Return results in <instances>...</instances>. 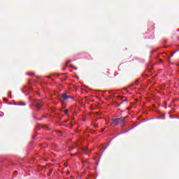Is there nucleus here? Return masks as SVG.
I'll return each instance as SVG.
<instances>
[{"label": "nucleus", "mask_w": 179, "mask_h": 179, "mask_svg": "<svg viewBox=\"0 0 179 179\" xmlns=\"http://www.w3.org/2000/svg\"><path fill=\"white\" fill-rule=\"evenodd\" d=\"M112 121L115 125H125V117H120V118H113Z\"/></svg>", "instance_id": "f257e3e1"}, {"label": "nucleus", "mask_w": 179, "mask_h": 179, "mask_svg": "<svg viewBox=\"0 0 179 179\" xmlns=\"http://www.w3.org/2000/svg\"><path fill=\"white\" fill-rule=\"evenodd\" d=\"M34 106H35V107H36V110L37 111H38L40 110V108H41V106H43V102L41 101V100H34Z\"/></svg>", "instance_id": "f03ea898"}, {"label": "nucleus", "mask_w": 179, "mask_h": 179, "mask_svg": "<svg viewBox=\"0 0 179 179\" xmlns=\"http://www.w3.org/2000/svg\"><path fill=\"white\" fill-rule=\"evenodd\" d=\"M62 97L63 98L64 100H68V99H71V96H68V94L64 93L62 95Z\"/></svg>", "instance_id": "7ed1b4c3"}, {"label": "nucleus", "mask_w": 179, "mask_h": 179, "mask_svg": "<svg viewBox=\"0 0 179 179\" xmlns=\"http://www.w3.org/2000/svg\"><path fill=\"white\" fill-rule=\"evenodd\" d=\"M19 106H26V103H24V102H19Z\"/></svg>", "instance_id": "20e7f679"}, {"label": "nucleus", "mask_w": 179, "mask_h": 179, "mask_svg": "<svg viewBox=\"0 0 179 179\" xmlns=\"http://www.w3.org/2000/svg\"><path fill=\"white\" fill-rule=\"evenodd\" d=\"M64 114H68V113H69V110L65 109V110H64Z\"/></svg>", "instance_id": "39448f33"}, {"label": "nucleus", "mask_w": 179, "mask_h": 179, "mask_svg": "<svg viewBox=\"0 0 179 179\" xmlns=\"http://www.w3.org/2000/svg\"><path fill=\"white\" fill-rule=\"evenodd\" d=\"M43 129H48V127H47V125H43Z\"/></svg>", "instance_id": "423d86ee"}, {"label": "nucleus", "mask_w": 179, "mask_h": 179, "mask_svg": "<svg viewBox=\"0 0 179 179\" xmlns=\"http://www.w3.org/2000/svg\"><path fill=\"white\" fill-rule=\"evenodd\" d=\"M68 64H71V60H67L66 62V66L68 65Z\"/></svg>", "instance_id": "0eeeda50"}, {"label": "nucleus", "mask_w": 179, "mask_h": 179, "mask_svg": "<svg viewBox=\"0 0 179 179\" xmlns=\"http://www.w3.org/2000/svg\"><path fill=\"white\" fill-rule=\"evenodd\" d=\"M133 128H134V127H131V128H130L129 130L124 131L123 134H125V132H128V131H131V129H133Z\"/></svg>", "instance_id": "6e6552de"}, {"label": "nucleus", "mask_w": 179, "mask_h": 179, "mask_svg": "<svg viewBox=\"0 0 179 179\" xmlns=\"http://www.w3.org/2000/svg\"><path fill=\"white\" fill-rule=\"evenodd\" d=\"M8 96H10V97H12V96H12V92L10 91V92H8Z\"/></svg>", "instance_id": "1a4fd4ad"}, {"label": "nucleus", "mask_w": 179, "mask_h": 179, "mask_svg": "<svg viewBox=\"0 0 179 179\" xmlns=\"http://www.w3.org/2000/svg\"><path fill=\"white\" fill-rule=\"evenodd\" d=\"M139 81L138 80H136V82L134 83V85H138V83Z\"/></svg>", "instance_id": "9d476101"}, {"label": "nucleus", "mask_w": 179, "mask_h": 179, "mask_svg": "<svg viewBox=\"0 0 179 179\" xmlns=\"http://www.w3.org/2000/svg\"><path fill=\"white\" fill-rule=\"evenodd\" d=\"M123 103H124V101H122L121 103H117V106H121V104H122Z\"/></svg>", "instance_id": "9b49d317"}, {"label": "nucleus", "mask_w": 179, "mask_h": 179, "mask_svg": "<svg viewBox=\"0 0 179 179\" xmlns=\"http://www.w3.org/2000/svg\"><path fill=\"white\" fill-rule=\"evenodd\" d=\"M101 119V117H98L95 120V121H99V120Z\"/></svg>", "instance_id": "f8f14e48"}, {"label": "nucleus", "mask_w": 179, "mask_h": 179, "mask_svg": "<svg viewBox=\"0 0 179 179\" xmlns=\"http://www.w3.org/2000/svg\"><path fill=\"white\" fill-rule=\"evenodd\" d=\"M167 108V103H165V108Z\"/></svg>", "instance_id": "ddd939ff"}, {"label": "nucleus", "mask_w": 179, "mask_h": 179, "mask_svg": "<svg viewBox=\"0 0 179 179\" xmlns=\"http://www.w3.org/2000/svg\"><path fill=\"white\" fill-rule=\"evenodd\" d=\"M109 145H110V143H108V144L107 145V146L105 147V149H107V147H108Z\"/></svg>", "instance_id": "4468645a"}, {"label": "nucleus", "mask_w": 179, "mask_h": 179, "mask_svg": "<svg viewBox=\"0 0 179 179\" xmlns=\"http://www.w3.org/2000/svg\"><path fill=\"white\" fill-rule=\"evenodd\" d=\"M65 69H66V68H63V69H62V71H65Z\"/></svg>", "instance_id": "2eb2a0df"}, {"label": "nucleus", "mask_w": 179, "mask_h": 179, "mask_svg": "<svg viewBox=\"0 0 179 179\" xmlns=\"http://www.w3.org/2000/svg\"><path fill=\"white\" fill-rule=\"evenodd\" d=\"M3 100L8 101V99H5V98H4Z\"/></svg>", "instance_id": "dca6fc26"}, {"label": "nucleus", "mask_w": 179, "mask_h": 179, "mask_svg": "<svg viewBox=\"0 0 179 179\" xmlns=\"http://www.w3.org/2000/svg\"><path fill=\"white\" fill-rule=\"evenodd\" d=\"M127 99H124V100H123V101H127Z\"/></svg>", "instance_id": "f3484780"}, {"label": "nucleus", "mask_w": 179, "mask_h": 179, "mask_svg": "<svg viewBox=\"0 0 179 179\" xmlns=\"http://www.w3.org/2000/svg\"><path fill=\"white\" fill-rule=\"evenodd\" d=\"M73 156H76V154L72 155Z\"/></svg>", "instance_id": "a211bd4d"}, {"label": "nucleus", "mask_w": 179, "mask_h": 179, "mask_svg": "<svg viewBox=\"0 0 179 179\" xmlns=\"http://www.w3.org/2000/svg\"><path fill=\"white\" fill-rule=\"evenodd\" d=\"M33 75H34V74H30L31 76H33Z\"/></svg>", "instance_id": "6ab92c4d"}, {"label": "nucleus", "mask_w": 179, "mask_h": 179, "mask_svg": "<svg viewBox=\"0 0 179 179\" xmlns=\"http://www.w3.org/2000/svg\"><path fill=\"white\" fill-rule=\"evenodd\" d=\"M63 80H66V78L63 79Z\"/></svg>", "instance_id": "aec40b11"}, {"label": "nucleus", "mask_w": 179, "mask_h": 179, "mask_svg": "<svg viewBox=\"0 0 179 179\" xmlns=\"http://www.w3.org/2000/svg\"><path fill=\"white\" fill-rule=\"evenodd\" d=\"M174 54H175V53H174V52H173V53H172V55H174Z\"/></svg>", "instance_id": "412c9836"}, {"label": "nucleus", "mask_w": 179, "mask_h": 179, "mask_svg": "<svg viewBox=\"0 0 179 179\" xmlns=\"http://www.w3.org/2000/svg\"><path fill=\"white\" fill-rule=\"evenodd\" d=\"M171 58V57H169V59H170Z\"/></svg>", "instance_id": "4be33fe9"}, {"label": "nucleus", "mask_w": 179, "mask_h": 179, "mask_svg": "<svg viewBox=\"0 0 179 179\" xmlns=\"http://www.w3.org/2000/svg\"><path fill=\"white\" fill-rule=\"evenodd\" d=\"M38 120H41V118L38 119Z\"/></svg>", "instance_id": "5701e85b"}, {"label": "nucleus", "mask_w": 179, "mask_h": 179, "mask_svg": "<svg viewBox=\"0 0 179 179\" xmlns=\"http://www.w3.org/2000/svg\"><path fill=\"white\" fill-rule=\"evenodd\" d=\"M104 131V129H102V131Z\"/></svg>", "instance_id": "b1692460"}]
</instances>
